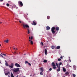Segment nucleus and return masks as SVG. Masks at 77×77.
Listing matches in <instances>:
<instances>
[{"mask_svg":"<svg viewBox=\"0 0 77 77\" xmlns=\"http://www.w3.org/2000/svg\"><path fill=\"white\" fill-rule=\"evenodd\" d=\"M55 29L57 31H59V27H57L55 28V27L53 26L51 28V31L53 34L55 33V31H54Z\"/></svg>","mask_w":77,"mask_h":77,"instance_id":"f257e3e1","label":"nucleus"},{"mask_svg":"<svg viewBox=\"0 0 77 77\" xmlns=\"http://www.w3.org/2000/svg\"><path fill=\"white\" fill-rule=\"evenodd\" d=\"M5 65L6 66H9V68H13V67H14V64L13 63H11V66L8 65V62H6L5 63Z\"/></svg>","mask_w":77,"mask_h":77,"instance_id":"f03ea898","label":"nucleus"},{"mask_svg":"<svg viewBox=\"0 0 77 77\" xmlns=\"http://www.w3.org/2000/svg\"><path fill=\"white\" fill-rule=\"evenodd\" d=\"M23 25V26L24 29H25L26 28H29V26L27 24H25L24 23H23L22 24Z\"/></svg>","mask_w":77,"mask_h":77,"instance_id":"7ed1b4c3","label":"nucleus"},{"mask_svg":"<svg viewBox=\"0 0 77 77\" xmlns=\"http://www.w3.org/2000/svg\"><path fill=\"white\" fill-rule=\"evenodd\" d=\"M13 71L14 72H18V71H20V68H15L14 69Z\"/></svg>","mask_w":77,"mask_h":77,"instance_id":"20e7f679","label":"nucleus"},{"mask_svg":"<svg viewBox=\"0 0 77 77\" xmlns=\"http://www.w3.org/2000/svg\"><path fill=\"white\" fill-rule=\"evenodd\" d=\"M18 4L19 6H23V2L20 1H19L18 2Z\"/></svg>","mask_w":77,"mask_h":77,"instance_id":"39448f33","label":"nucleus"},{"mask_svg":"<svg viewBox=\"0 0 77 77\" xmlns=\"http://www.w3.org/2000/svg\"><path fill=\"white\" fill-rule=\"evenodd\" d=\"M32 25H34V26H36V21L35 20H34L33 21V23H32Z\"/></svg>","mask_w":77,"mask_h":77,"instance_id":"423d86ee","label":"nucleus"},{"mask_svg":"<svg viewBox=\"0 0 77 77\" xmlns=\"http://www.w3.org/2000/svg\"><path fill=\"white\" fill-rule=\"evenodd\" d=\"M15 66L17 67H20V66L18 63H16L15 64Z\"/></svg>","mask_w":77,"mask_h":77,"instance_id":"0eeeda50","label":"nucleus"},{"mask_svg":"<svg viewBox=\"0 0 77 77\" xmlns=\"http://www.w3.org/2000/svg\"><path fill=\"white\" fill-rule=\"evenodd\" d=\"M56 66H57V68H59V67L60 68V65L58 64H57V63H56Z\"/></svg>","mask_w":77,"mask_h":77,"instance_id":"6e6552de","label":"nucleus"},{"mask_svg":"<svg viewBox=\"0 0 77 77\" xmlns=\"http://www.w3.org/2000/svg\"><path fill=\"white\" fill-rule=\"evenodd\" d=\"M33 37L32 36L31 37H30V36H29V41L30 42L31 41V40H30V39L31 40H32V39H33Z\"/></svg>","mask_w":77,"mask_h":77,"instance_id":"1a4fd4ad","label":"nucleus"},{"mask_svg":"<svg viewBox=\"0 0 77 77\" xmlns=\"http://www.w3.org/2000/svg\"><path fill=\"white\" fill-rule=\"evenodd\" d=\"M50 27H49V26H47L46 27L47 30H50Z\"/></svg>","mask_w":77,"mask_h":77,"instance_id":"9d476101","label":"nucleus"},{"mask_svg":"<svg viewBox=\"0 0 77 77\" xmlns=\"http://www.w3.org/2000/svg\"><path fill=\"white\" fill-rule=\"evenodd\" d=\"M45 55H47V50L46 49L45 50Z\"/></svg>","mask_w":77,"mask_h":77,"instance_id":"9b49d317","label":"nucleus"},{"mask_svg":"<svg viewBox=\"0 0 77 77\" xmlns=\"http://www.w3.org/2000/svg\"><path fill=\"white\" fill-rule=\"evenodd\" d=\"M52 66H56V65H55V64L54 63V62H52V63L51 64Z\"/></svg>","mask_w":77,"mask_h":77,"instance_id":"f8f14e48","label":"nucleus"},{"mask_svg":"<svg viewBox=\"0 0 77 77\" xmlns=\"http://www.w3.org/2000/svg\"><path fill=\"white\" fill-rule=\"evenodd\" d=\"M4 42H6V43H8V42H9V40H8V39H7L6 40H5L4 41Z\"/></svg>","mask_w":77,"mask_h":77,"instance_id":"ddd939ff","label":"nucleus"},{"mask_svg":"<svg viewBox=\"0 0 77 77\" xmlns=\"http://www.w3.org/2000/svg\"><path fill=\"white\" fill-rule=\"evenodd\" d=\"M40 71L41 72H42L44 71V69L42 67L40 68Z\"/></svg>","mask_w":77,"mask_h":77,"instance_id":"4468645a","label":"nucleus"},{"mask_svg":"<svg viewBox=\"0 0 77 77\" xmlns=\"http://www.w3.org/2000/svg\"><path fill=\"white\" fill-rule=\"evenodd\" d=\"M10 74V72H8L7 73H5V75H8V74Z\"/></svg>","mask_w":77,"mask_h":77,"instance_id":"2eb2a0df","label":"nucleus"},{"mask_svg":"<svg viewBox=\"0 0 77 77\" xmlns=\"http://www.w3.org/2000/svg\"><path fill=\"white\" fill-rule=\"evenodd\" d=\"M60 47L59 46H58L57 47V48H56V49H60Z\"/></svg>","mask_w":77,"mask_h":77,"instance_id":"dca6fc26","label":"nucleus"},{"mask_svg":"<svg viewBox=\"0 0 77 77\" xmlns=\"http://www.w3.org/2000/svg\"><path fill=\"white\" fill-rule=\"evenodd\" d=\"M53 68L54 69H56V68H57V67L56 66H53Z\"/></svg>","mask_w":77,"mask_h":77,"instance_id":"f3484780","label":"nucleus"},{"mask_svg":"<svg viewBox=\"0 0 77 77\" xmlns=\"http://www.w3.org/2000/svg\"><path fill=\"white\" fill-rule=\"evenodd\" d=\"M27 30H28V34H29V33H30V30H29V29H28V28L27 29Z\"/></svg>","mask_w":77,"mask_h":77,"instance_id":"a211bd4d","label":"nucleus"},{"mask_svg":"<svg viewBox=\"0 0 77 77\" xmlns=\"http://www.w3.org/2000/svg\"><path fill=\"white\" fill-rule=\"evenodd\" d=\"M11 77H14V75H13V73H12V72H11Z\"/></svg>","mask_w":77,"mask_h":77,"instance_id":"6ab92c4d","label":"nucleus"},{"mask_svg":"<svg viewBox=\"0 0 77 77\" xmlns=\"http://www.w3.org/2000/svg\"><path fill=\"white\" fill-rule=\"evenodd\" d=\"M57 71L58 72L60 71V67H59V68L57 70Z\"/></svg>","mask_w":77,"mask_h":77,"instance_id":"aec40b11","label":"nucleus"},{"mask_svg":"<svg viewBox=\"0 0 77 77\" xmlns=\"http://www.w3.org/2000/svg\"><path fill=\"white\" fill-rule=\"evenodd\" d=\"M43 62H44V63H46L47 62V60H45L43 61Z\"/></svg>","mask_w":77,"mask_h":77,"instance_id":"412c9836","label":"nucleus"},{"mask_svg":"<svg viewBox=\"0 0 77 77\" xmlns=\"http://www.w3.org/2000/svg\"><path fill=\"white\" fill-rule=\"evenodd\" d=\"M63 71H64V72H66V69H65L64 68H63Z\"/></svg>","mask_w":77,"mask_h":77,"instance_id":"4be33fe9","label":"nucleus"},{"mask_svg":"<svg viewBox=\"0 0 77 77\" xmlns=\"http://www.w3.org/2000/svg\"><path fill=\"white\" fill-rule=\"evenodd\" d=\"M51 48L52 49H54V48H55V46H51Z\"/></svg>","mask_w":77,"mask_h":77,"instance_id":"5701e85b","label":"nucleus"},{"mask_svg":"<svg viewBox=\"0 0 77 77\" xmlns=\"http://www.w3.org/2000/svg\"><path fill=\"white\" fill-rule=\"evenodd\" d=\"M30 43L31 44H32V45H33V41H30Z\"/></svg>","mask_w":77,"mask_h":77,"instance_id":"b1692460","label":"nucleus"},{"mask_svg":"<svg viewBox=\"0 0 77 77\" xmlns=\"http://www.w3.org/2000/svg\"><path fill=\"white\" fill-rule=\"evenodd\" d=\"M28 65H29L30 66H31V64L30 63H28Z\"/></svg>","mask_w":77,"mask_h":77,"instance_id":"393cba45","label":"nucleus"},{"mask_svg":"<svg viewBox=\"0 0 77 77\" xmlns=\"http://www.w3.org/2000/svg\"><path fill=\"white\" fill-rule=\"evenodd\" d=\"M65 74L66 75H69V73H68V72H66L65 73Z\"/></svg>","mask_w":77,"mask_h":77,"instance_id":"a878e982","label":"nucleus"},{"mask_svg":"<svg viewBox=\"0 0 77 77\" xmlns=\"http://www.w3.org/2000/svg\"><path fill=\"white\" fill-rule=\"evenodd\" d=\"M72 75L74 77H75L76 76V75H75V74H72Z\"/></svg>","mask_w":77,"mask_h":77,"instance_id":"bb28decb","label":"nucleus"},{"mask_svg":"<svg viewBox=\"0 0 77 77\" xmlns=\"http://www.w3.org/2000/svg\"><path fill=\"white\" fill-rule=\"evenodd\" d=\"M50 16H48L47 17V19H50Z\"/></svg>","mask_w":77,"mask_h":77,"instance_id":"cd10ccee","label":"nucleus"},{"mask_svg":"<svg viewBox=\"0 0 77 77\" xmlns=\"http://www.w3.org/2000/svg\"><path fill=\"white\" fill-rule=\"evenodd\" d=\"M40 75H43V73H42V72H41L40 73Z\"/></svg>","mask_w":77,"mask_h":77,"instance_id":"c85d7f7f","label":"nucleus"},{"mask_svg":"<svg viewBox=\"0 0 77 77\" xmlns=\"http://www.w3.org/2000/svg\"><path fill=\"white\" fill-rule=\"evenodd\" d=\"M58 61H60V60H61V59L60 58H58Z\"/></svg>","mask_w":77,"mask_h":77,"instance_id":"c756f323","label":"nucleus"},{"mask_svg":"<svg viewBox=\"0 0 77 77\" xmlns=\"http://www.w3.org/2000/svg\"><path fill=\"white\" fill-rule=\"evenodd\" d=\"M6 5L7 6H9V4L8 3Z\"/></svg>","mask_w":77,"mask_h":77,"instance_id":"7c9ffc66","label":"nucleus"},{"mask_svg":"<svg viewBox=\"0 0 77 77\" xmlns=\"http://www.w3.org/2000/svg\"><path fill=\"white\" fill-rule=\"evenodd\" d=\"M28 61H25V63L26 64V63H28Z\"/></svg>","mask_w":77,"mask_h":77,"instance_id":"2f4dec72","label":"nucleus"},{"mask_svg":"<svg viewBox=\"0 0 77 77\" xmlns=\"http://www.w3.org/2000/svg\"><path fill=\"white\" fill-rule=\"evenodd\" d=\"M41 44L43 46H44V43H43V42H41Z\"/></svg>","mask_w":77,"mask_h":77,"instance_id":"473e14b6","label":"nucleus"},{"mask_svg":"<svg viewBox=\"0 0 77 77\" xmlns=\"http://www.w3.org/2000/svg\"><path fill=\"white\" fill-rule=\"evenodd\" d=\"M51 70H52V69L51 68H50V69H49V71H51Z\"/></svg>","mask_w":77,"mask_h":77,"instance_id":"72a5a7b5","label":"nucleus"},{"mask_svg":"<svg viewBox=\"0 0 77 77\" xmlns=\"http://www.w3.org/2000/svg\"><path fill=\"white\" fill-rule=\"evenodd\" d=\"M62 62L60 63H59V65H62Z\"/></svg>","mask_w":77,"mask_h":77,"instance_id":"f704fd0d","label":"nucleus"},{"mask_svg":"<svg viewBox=\"0 0 77 77\" xmlns=\"http://www.w3.org/2000/svg\"><path fill=\"white\" fill-rule=\"evenodd\" d=\"M0 56H2V57H3V56L1 55V54H0Z\"/></svg>","mask_w":77,"mask_h":77,"instance_id":"c9c22d12","label":"nucleus"},{"mask_svg":"<svg viewBox=\"0 0 77 77\" xmlns=\"http://www.w3.org/2000/svg\"><path fill=\"white\" fill-rule=\"evenodd\" d=\"M60 58L61 59H63V57H62V56L60 57Z\"/></svg>","mask_w":77,"mask_h":77,"instance_id":"e433bc0d","label":"nucleus"},{"mask_svg":"<svg viewBox=\"0 0 77 77\" xmlns=\"http://www.w3.org/2000/svg\"><path fill=\"white\" fill-rule=\"evenodd\" d=\"M19 23H21L22 22H21V21L20 20L19 21Z\"/></svg>","mask_w":77,"mask_h":77,"instance_id":"4c0bfd02","label":"nucleus"},{"mask_svg":"<svg viewBox=\"0 0 77 77\" xmlns=\"http://www.w3.org/2000/svg\"><path fill=\"white\" fill-rule=\"evenodd\" d=\"M3 0H0V2H3Z\"/></svg>","mask_w":77,"mask_h":77,"instance_id":"58836bf2","label":"nucleus"},{"mask_svg":"<svg viewBox=\"0 0 77 77\" xmlns=\"http://www.w3.org/2000/svg\"><path fill=\"white\" fill-rule=\"evenodd\" d=\"M16 53H17L16 52V51L14 52V54H16Z\"/></svg>","mask_w":77,"mask_h":77,"instance_id":"ea45409f","label":"nucleus"},{"mask_svg":"<svg viewBox=\"0 0 77 77\" xmlns=\"http://www.w3.org/2000/svg\"><path fill=\"white\" fill-rule=\"evenodd\" d=\"M3 55H4V56H6V54H4Z\"/></svg>","mask_w":77,"mask_h":77,"instance_id":"a19ab883","label":"nucleus"},{"mask_svg":"<svg viewBox=\"0 0 77 77\" xmlns=\"http://www.w3.org/2000/svg\"><path fill=\"white\" fill-rule=\"evenodd\" d=\"M16 9H18V7H16Z\"/></svg>","mask_w":77,"mask_h":77,"instance_id":"79ce46f5","label":"nucleus"},{"mask_svg":"<svg viewBox=\"0 0 77 77\" xmlns=\"http://www.w3.org/2000/svg\"><path fill=\"white\" fill-rule=\"evenodd\" d=\"M1 54H2V55H3V54H3V53H1Z\"/></svg>","mask_w":77,"mask_h":77,"instance_id":"37998d69","label":"nucleus"},{"mask_svg":"<svg viewBox=\"0 0 77 77\" xmlns=\"http://www.w3.org/2000/svg\"><path fill=\"white\" fill-rule=\"evenodd\" d=\"M69 62H71V60L69 59Z\"/></svg>","mask_w":77,"mask_h":77,"instance_id":"c03bdc74","label":"nucleus"},{"mask_svg":"<svg viewBox=\"0 0 77 77\" xmlns=\"http://www.w3.org/2000/svg\"><path fill=\"white\" fill-rule=\"evenodd\" d=\"M2 22H0V24H2Z\"/></svg>","mask_w":77,"mask_h":77,"instance_id":"a18cd8bd","label":"nucleus"},{"mask_svg":"<svg viewBox=\"0 0 77 77\" xmlns=\"http://www.w3.org/2000/svg\"><path fill=\"white\" fill-rule=\"evenodd\" d=\"M5 62H6H6H7V61H6V60L5 61Z\"/></svg>","mask_w":77,"mask_h":77,"instance_id":"49530a36","label":"nucleus"},{"mask_svg":"<svg viewBox=\"0 0 77 77\" xmlns=\"http://www.w3.org/2000/svg\"><path fill=\"white\" fill-rule=\"evenodd\" d=\"M14 50H15V48H14Z\"/></svg>","mask_w":77,"mask_h":77,"instance_id":"de8ad7c7","label":"nucleus"},{"mask_svg":"<svg viewBox=\"0 0 77 77\" xmlns=\"http://www.w3.org/2000/svg\"><path fill=\"white\" fill-rule=\"evenodd\" d=\"M13 8H14V7H12V9H12Z\"/></svg>","mask_w":77,"mask_h":77,"instance_id":"09e8293b","label":"nucleus"},{"mask_svg":"<svg viewBox=\"0 0 77 77\" xmlns=\"http://www.w3.org/2000/svg\"><path fill=\"white\" fill-rule=\"evenodd\" d=\"M16 50H17L18 49H17V48H16Z\"/></svg>","mask_w":77,"mask_h":77,"instance_id":"8fccbe9b","label":"nucleus"},{"mask_svg":"<svg viewBox=\"0 0 77 77\" xmlns=\"http://www.w3.org/2000/svg\"><path fill=\"white\" fill-rule=\"evenodd\" d=\"M24 55H26V54H24Z\"/></svg>","mask_w":77,"mask_h":77,"instance_id":"3c124183","label":"nucleus"},{"mask_svg":"<svg viewBox=\"0 0 77 77\" xmlns=\"http://www.w3.org/2000/svg\"><path fill=\"white\" fill-rule=\"evenodd\" d=\"M0 46H1V45H0Z\"/></svg>","mask_w":77,"mask_h":77,"instance_id":"603ef678","label":"nucleus"},{"mask_svg":"<svg viewBox=\"0 0 77 77\" xmlns=\"http://www.w3.org/2000/svg\"><path fill=\"white\" fill-rule=\"evenodd\" d=\"M0 63H1V62H0Z\"/></svg>","mask_w":77,"mask_h":77,"instance_id":"864d4df0","label":"nucleus"},{"mask_svg":"<svg viewBox=\"0 0 77 77\" xmlns=\"http://www.w3.org/2000/svg\"><path fill=\"white\" fill-rule=\"evenodd\" d=\"M15 7H16V5H15Z\"/></svg>","mask_w":77,"mask_h":77,"instance_id":"5fc2aeb1","label":"nucleus"},{"mask_svg":"<svg viewBox=\"0 0 77 77\" xmlns=\"http://www.w3.org/2000/svg\"><path fill=\"white\" fill-rule=\"evenodd\" d=\"M70 67H71V66H70Z\"/></svg>","mask_w":77,"mask_h":77,"instance_id":"6e6d98bb","label":"nucleus"},{"mask_svg":"<svg viewBox=\"0 0 77 77\" xmlns=\"http://www.w3.org/2000/svg\"><path fill=\"white\" fill-rule=\"evenodd\" d=\"M27 15H28V14H27Z\"/></svg>","mask_w":77,"mask_h":77,"instance_id":"4d7b16f0","label":"nucleus"},{"mask_svg":"<svg viewBox=\"0 0 77 77\" xmlns=\"http://www.w3.org/2000/svg\"><path fill=\"white\" fill-rule=\"evenodd\" d=\"M8 77H9V76H8Z\"/></svg>","mask_w":77,"mask_h":77,"instance_id":"13d9d810","label":"nucleus"},{"mask_svg":"<svg viewBox=\"0 0 77 77\" xmlns=\"http://www.w3.org/2000/svg\"><path fill=\"white\" fill-rule=\"evenodd\" d=\"M9 76V75H8V76Z\"/></svg>","mask_w":77,"mask_h":77,"instance_id":"bf43d9fd","label":"nucleus"}]
</instances>
